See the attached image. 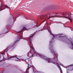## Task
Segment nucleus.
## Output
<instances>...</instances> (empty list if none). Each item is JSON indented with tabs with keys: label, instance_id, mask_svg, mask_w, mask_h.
Returning <instances> with one entry per match:
<instances>
[{
	"label": "nucleus",
	"instance_id": "7ed1b4c3",
	"mask_svg": "<svg viewBox=\"0 0 73 73\" xmlns=\"http://www.w3.org/2000/svg\"><path fill=\"white\" fill-rule=\"evenodd\" d=\"M51 13H49L46 15H42L40 17L41 19H44V22L46 21V20L48 19H50V17L51 18H53L54 17H57V16L56 15H54L50 17V15L51 14Z\"/></svg>",
	"mask_w": 73,
	"mask_h": 73
},
{
	"label": "nucleus",
	"instance_id": "423d86ee",
	"mask_svg": "<svg viewBox=\"0 0 73 73\" xmlns=\"http://www.w3.org/2000/svg\"><path fill=\"white\" fill-rule=\"evenodd\" d=\"M50 50L51 53H52V54H55V52H54V51L53 49V47H51Z\"/></svg>",
	"mask_w": 73,
	"mask_h": 73
},
{
	"label": "nucleus",
	"instance_id": "f3484780",
	"mask_svg": "<svg viewBox=\"0 0 73 73\" xmlns=\"http://www.w3.org/2000/svg\"><path fill=\"white\" fill-rule=\"evenodd\" d=\"M60 35V36H59V37H61V35H62V34H59Z\"/></svg>",
	"mask_w": 73,
	"mask_h": 73
},
{
	"label": "nucleus",
	"instance_id": "ddd939ff",
	"mask_svg": "<svg viewBox=\"0 0 73 73\" xmlns=\"http://www.w3.org/2000/svg\"><path fill=\"white\" fill-rule=\"evenodd\" d=\"M71 43L72 44V47L71 48V49H73V42H71Z\"/></svg>",
	"mask_w": 73,
	"mask_h": 73
},
{
	"label": "nucleus",
	"instance_id": "f257e3e1",
	"mask_svg": "<svg viewBox=\"0 0 73 73\" xmlns=\"http://www.w3.org/2000/svg\"><path fill=\"white\" fill-rule=\"evenodd\" d=\"M39 56L41 58H43V59L46 60L48 62V63H53L54 64H56V65L58 66V68L60 72H62L61 68L60 66H59V63L57 62V60H58V58H57V56H56L55 57V61L54 62H52V59H51L46 58V57H45L44 55L42 54H41L40 55H39Z\"/></svg>",
	"mask_w": 73,
	"mask_h": 73
},
{
	"label": "nucleus",
	"instance_id": "9d476101",
	"mask_svg": "<svg viewBox=\"0 0 73 73\" xmlns=\"http://www.w3.org/2000/svg\"><path fill=\"white\" fill-rule=\"evenodd\" d=\"M13 57H16L17 58V59L19 60V59L17 58V57H16V56H13L11 57H10V58H8V60H10V58H13Z\"/></svg>",
	"mask_w": 73,
	"mask_h": 73
},
{
	"label": "nucleus",
	"instance_id": "20e7f679",
	"mask_svg": "<svg viewBox=\"0 0 73 73\" xmlns=\"http://www.w3.org/2000/svg\"><path fill=\"white\" fill-rule=\"evenodd\" d=\"M62 15L63 16V17L68 19L70 21L71 23L72 22V19L70 18L71 17V15H72V13H63Z\"/></svg>",
	"mask_w": 73,
	"mask_h": 73
},
{
	"label": "nucleus",
	"instance_id": "6ab92c4d",
	"mask_svg": "<svg viewBox=\"0 0 73 73\" xmlns=\"http://www.w3.org/2000/svg\"><path fill=\"white\" fill-rule=\"evenodd\" d=\"M73 66V65H70V66Z\"/></svg>",
	"mask_w": 73,
	"mask_h": 73
},
{
	"label": "nucleus",
	"instance_id": "9b49d317",
	"mask_svg": "<svg viewBox=\"0 0 73 73\" xmlns=\"http://www.w3.org/2000/svg\"><path fill=\"white\" fill-rule=\"evenodd\" d=\"M11 47H12V46H8L7 47V49H8L9 50V49H10V48H11Z\"/></svg>",
	"mask_w": 73,
	"mask_h": 73
},
{
	"label": "nucleus",
	"instance_id": "6e6552de",
	"mask_svg": "<svg viewBox=\"0 0 73 73\" xmlns=\"http://www.w3.org/2000/svg\"><path fill=\"white\" fill-rule=\"evenodd\" d=\"M25 61H26V62H27V63H28V62H29V61H30V58H29L28 59H26L25 60Z\"/></svg>",
	"mask_w": 73,
	"mask_h": 73
},
{
	"label": "nucleus",
	"instance_id": "412c9836",
	"mask_svg": "<svg viewBox=\"0 0 73 73\" xmlns=\"http://www.w3.org/2000/svg\"><path fill=\"white\" fill-rule=\"evenodd\" d=\"M1 61H2V60H0V62Z\"/></svg>",
	"mask_w": 73,
	"mask_h": 73
},
{
	"label": "nucleus",
	"instance_id": "aec40b11",
	"mask_svg": "<svg viewBox=\"0 0 73 73\" xmlns=\"http://www.w3.org/2000/svg\"><path fill=\"white\" fill-rule=\"evenodd\" d=\"M37 55H38V54H36V56H37Z\"/></svg>",
	"mask_w": 73,
	"mask_h": 73
},
{
	"label": "nucleus",
	"instance_id": "4be33fe9",
	"mask_svg": "<svg viewBox=\"0 0 73 73\" xmlns=\"http://www.w3.org/2000/svg\"><path fill=\"white\" fill-rule=\"evenodd\" d=\"M42 23H41V24H42Z\"/></svg>",
	"mask_w": 73,
	"mask_h": 73
},
{
	"label": "nucleus",
	"instance_id": "f8f14e48",
	"mask_svg": "<svg viewBox=\"0 0 73 73\" xmlns=\"http://www.w3.org/2000/svg\"><path fill=\"white\" fill-rule=\"evenodd\" d=\"M3 56V53H1L0 54V58L1 57V56Z\"/></svg>",
	"mask_w": 73,
	"mask_h": 73
},
{
	"label": "nucleus",
	"instance_id": "4468645a",
	"mask_svg": "<svg viewBox=\"0 0 73 73\" xmlns=\"http://www.w3.org/2000/svg\"><path fill=\"white\" fill-rule=\"evenodd\" d=\"M10 9L11 10H13V9H14V7H12Z\"/></svg>",
	"mask_w": 73,
	"mask_h": 73
},
{
	"label": "nucleus",
	"instance_id": "1a4fd4ad",
	"mask_svg": "<svg viewBox=\"0 0 73 73\" xmlns=\"http://www.w3.org/2000/svg\"><path fill=\"white\" fill-rule=\"evenodd\" d=\"M31 68V65L29 64H28V69L24 73H27V70H28V69H29V68Z\"/></svg>",
	"mask_w": 73,
	"mask_h": 73
},
{
	"label": "nucleus",
	"instance_id": "a211bd4d",
	"mask_svg": "<svg viewBox=\"0 0 73 73\" xmlns=\"http://www.w3.org/2000/svg\"><path fill=\"white\" fill-rule=\"evenodd\" d=\"M67 73H69V72L68 71H67Z\"/></svg>",
	"mask_w": 73,
	"mask_h": 73
},
{
	"label": "nucleus",
	"instance_id": "39448f33",
	"mask_svg": "<svg viewBox=\"0 0 73 73\" xmlns=\"http://www.w3.org/2000/svg\"><path fill=\"white\" fill-rule=\"evenodd\" d=\"M8 7L9 8V7H8V6L7 5H4L1 8L0 7V11H2L3 10H4V9H5V8H8Z\"/></svg>",
	"mask_w": 73,
	"mask_h": 73
},
{
	"label": "nucleus",
	"instance_id": "f03ea898",
	"mask_svg": "<svg viewBox=\"0 0 73 73\" xmlns=\"http://www.w3.org/2000/svg\"><path fill=\"white\" fill-rule=\"evenodd\" d=\"M33 35H32L30 36L29 39L30 41V48L32 49V51H30V52H29L28 54H29V56L30 57H32L33 56V55L34 54V53H35V51L33 50V44L32 43V38H33Z\"/></svg>",
	"mask_w": 73,
	"mask_h": 73
},
{
	"label": "nucleus",
	"instance_id": "2eb2a0df",
	"mask_svg": "<svg viewBox=\"0 0 73 73\" xmlns=\"http://www.w3.org/2000/svg\"><path fill=\"white\" fill-rule=\"evenodd\" d=\"M8 48H6L5 49V52H8Z\"/></svg>",
	"mask_w": 73,
	"mask_h": 73
},
{
	"label": "nucleus",
	"instance_id": "0eeeda50",
	"mask_svg": "<svg viewBox=\"0 0 73 73\" xmlns=\"http://www.w3.org/2000/svg\"><path fill=\"white\" fill-rule=\"evenodd\" d=\"M19 37H20V38H19V39L18 40H17V41L14 42V44L12 46H13V45H15V44L16 43V42H17V41H19L21 39V38H22V36H19Z\"/></svg>",
	"mask_w": 73,
	"mask_h": 73
},
{
	"label": "nucleus",
	"instance_id": "dca6fc26",
	"mask_svg": "<svg viewBox=\"0 0 73 73\" xmlns=\"http://www.w3.org/2000/svg\"><path fill=\"white\" fill-rule=\"evenodd\" d=\"M23 29H25V30H26L27 29L25 27H23Z\"/></svg>",
	"mask_w": 73,
	"mask_h": 73
}]
</instances>
